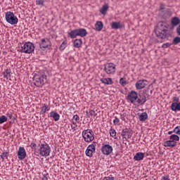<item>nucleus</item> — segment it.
I'll return each instance as SVG.
<instances>
[{
  "label": "nucleus",
  "instance_id": "nucleus-1",
  "mask_svg": "<svg viewBox=\"0 0 180 180\" xmlns=\"http://www.w3.org/2000/svg\"><path fill=\"white\" fill-rule=\"evenodd\" d=\"M155 33L158 39L163 40V41L169 40V37H171V32L168 30V24L165 22L161 21L158 23Z\"/></svg>",
  "mask_w": 180,
  "mask_h": 180
},
{
  "label": "nucleus",
  "instance_id": "nucleus-2",
  "mask_svg": "<svg viewBox=\"0 0 180 180\" xmlns=\"http://www.w3.org/2000/svg\"><path fill=\"white\" fill-rule=\"evenodd\" d=\"M33 82L36 86H43L47 82V75L44 74H37L33 77Z\"/></svg>",
  "mask_w": 180,
  "mask_h": 180
},
{
  "label": "nucleus",
  "instance_id": "nucleus-3",
  "mask_svg": "<svg viewBox=\"0 0 180 180\" xmlns=\"http://www.w3.org/2000/svg\"><path fill=\"white\" fill-rule=\"evenodd\" d=\"M68 34L71 39H75L77 36H80V37H85V36L88 34V32L84 28H79L72 30L68 33Z\"/></svg>",
  "mask_w": 180,
  "mask_h": 180
},
{
  "label": "nucleus",
  "instance_id": "nucleus-4",
  "mask_svg": "<svg viewBox=\"0 0 180 180\" xmlns=\"http://www.w3.org/2000/svg\"><path fill=\"white\" fill-rule=\"evenodd\" d=\"M82 136L86 143H91V141L95 140V134L92 129H84L82 133Z\"/></svg>",
  "mask_w": 180,
  "mask_h": 180
},
{
  "label": "nucleus",
  "instance_id": "nucleus-5",
  "mask_svg": "<svg viewBox=\"0 0 180 180\" xmlns=\"http://www.w3.org/2000/svg\"><path fill=\"white\" fill-rule=\"evenodd\" d=\"M38 151V154H39L41 157H49L51 152V148H50V146L47 143H42L39 146Z\"/></svg>",
  "mask_w": 180,
  "mask_h": 180
},
{
  "label": "nucleus",
  "instance_id": "nucleus-6",
  "mask_svg": "<svg viewBox=\"0 0 180 180\" xmlns=\"http://www.w3.org/2000/svg\"><path fill=\"white\" fill-rule=\"evenodd\" d=\"M5 18L7 23L10 25H18V22H19L18 17L12 11H7L5 14Z\"/></svg>",
  "mask_w": 180,
  "mask_h": 180
},
{
  "label": "nucleus",
  "instance_id": "nucleus-7",
  "mask_svg": "<svg viewBox=\"0 0 180 180\" xmlns=\"http://www.w3.org/2000/svg\"><path fill=\"white\" fill-rule=\"evenodd\" d=\"M20 53H25L26 54H30L34 51V44L31 42H26L20 49Z\"/></svg>",
  "mask_w": 180,
  "mask_h": 180
},
{
  "label": "nucleus",
  "instance_id": "nucleus-8",
  "mask_svg": "<svg viewBox=\"0 0 180 180\" xmlns=\"http://www.w3.org/2000/svg\"><path fill=\"white\" fill-rule=\"evenodd\" d=\"M104 71L108 75H115L116 72V65L112 63L105 64Z\"/></svg>",
  "mask_w": 180,
  "mask_h": 180
},
{
  "label": "nucleus",
  "instance_id": "nucleus-9",
  "mask_svg": "<svg viewBox=\"0 0 180 180\" xmlns=\"http://www.w3.org/2000/svg\"><path fill=\"white\" fill-rule=\"evenodd\" d=\"M121 136L125 140H129V139H131V136H133V130L130 128H125L122 129Z\"/></svg>",
  "mask_w": 180,
  "mask_h": 180
},
{
  "label": "nucleus",
  "instance_id": "nucleus-10",
  "mask_svg": "<svg viewBox=\"0 0 180 180\" xmlns=\"http://www.w3.org/2000/svg\"><path fill=\"white\" fill-rule=\"evenodd\" d=\"M113 151V147L109 144H103L101 147V152L104 154V155H110L112 154Z\"/></svg>",
  "mask_w": 180,
  "mask_h": 180
},
{
  "label": "nucleus",
  "instance_id": "nucleus-11",
  "mask_svg": "<svg viewBox=\"0 0 180 180\" xmlns=\"http://www.w3.org/2000/svg\"><path fill=\"white\" fill-rule=\"evenodd\" d=\"M97 144L98 143L94 141L87 147V149L86 150V155L87 157H92V154L95 153V147H96Z\"/></svg>",
  "mask_w": 180,
  "mask_h": 180
},
{
  "label": "nucleus",
  "instance_id": "nucleus-12",
  "mask_svg": "<svg viewBox=\"0 0 180 180\" xmlns=\"http://www.w3.org/2000/svg\"><path fill=\"white\" fill-rule=\"evenodd\" d=\"M127 98L131 103H134L139 98V94L135 91H131L128 93Z\"/></svg>",
  "mask_w": 180,
  "mask_h": 180
},
{
  "label": "nucleus",
  "instance_id": "nucleus-13",
  "mask_svg": "<svg viewBox=\"0 0 180 180\" xmlns=\"http://www.w3.org/2000/svg\"><path fill=\"white\" fill-rule=\"evenodd\" d=\"M51 46V41H50V39L46 38V39H41V42L39 43V47L40 49H48V47Z\"/></svg>",
  "mask_w": 180,
  "mask_h": 180
},
{
  "label": "nucleus",
  "instance_id": "nucleus-14",
  "mask_svg": "<svg viewBox=\"0 0 180 180\" xmlns=\"http://www.w3.org/2000/svg\"><path fill=\"white\" fill-rule=\"evenodd\" d=\"M148 82L146 79L138 80L135 84V88L136 89H143L147 86Z\"/></svg>",
  "mask_w": 180,
  "mask_h": 180
},
{
  "label": "nucleus",
  "instance_id": "nucleus-15",
  "mask_svg": "<svg viewBox=\"0 0 180 180\" xmlns=\"http://www.w3.org/2000/svg\"><path fill=\"white\" fill-rule=\"evenodd\" d=\"M18 160H25L26 158V150L23 147H20L18 151Z\"/></svg>",
  "mask_w": 180,
  "mask_h": 180
},
{
  "label": "nucleus",
  "instance_id": "nucleus-16",
  "mask_svg": "<svg viewBox=\"0 0 180 180\" xmlns=\"http://www.w3.org/2000/svg\"><path fill=\"white\" fill-rule=\"evenodd\" d=\"M151 94H153V90H150V89H143L142 93H141V94H142V96L146 98L147 101L150 99V96H151Z\"/></svg>",
  "mask_w": 180,
  "mask_h": 180
},
{
  "label": "nucleus",
  "instance_id": "nucleus-17",
  "mask_svg": "<svg viewBox=\"0 0 180 180\" xmlns=\"http://www.w3.org/2000/svg\"><path fill=\"white\" fill-rule=\"evenodd\" d=\"M147 102V99L142 96L141 94H139L138 95V98L136 99V103H138V105H144V103H146Z\"/></svg>",
  "mask_w": 180,
  "mask_h": 180
},
{
  "label": "nucleus",
  "instance_id": "nucleus-18",
  "mask_svg": "<svg viewBox=\"0 0 180 180\" xmlns=\"http://www.w3.org/2000/svg\"><path fill=\"white\" fill-rule=\"evenodd\" d=\"M164 147H172L174 148L176 146V141L169 140V141H166L163 143Z\"/></svg>",
  "mask_w": 180,
  "mask_h": 180
},
{
  "label": "nucleus",
  "instance_id": "nucleus-19",
  "mask_svg": "<svg viewBox=\"0 0 180 180\" xmlns=\"http://www.w3.org/2000/svg\"><path fill=\"white\" fill-rule=\"evenodd\" d=\"M138 117H139V120L140 122H146V120L148 119V115L147 114V112H142L141 114L139 113Z\"/></svg>",
  "mask_w": 180,
  "mask_h": 180
},
{
  "label": "nucleus",
  "instance_id": "nucleus-20",
  "mask_svg": "<svg viewBox=\"0 0 180 180\" xmlns=\"http://www.w3.org/2000/svg\"><path fill=\"white\" fill-rule=\"evenodd\" d=\"M170 108L173 112H176L178 110L180 112V102L179 103H172L171 104Z\"/></svg>",
  "mask_w": 180,
  "mask_h": 180
},
{
  "label": "nucleus",
  "instance_id": "nucleus-21",
  "mask_svg": "<svg viewBox=\"0 0 180 180\" xmlns=\"http://www.w3.org/2000/svg\"><path fill=\"white\" fill-rule=\"evenodd\" d=\"M49 110H50V106L44 104L43 106L41 107L40 115H42L43 117H44V115H46V112H49Z\"/></svg>",
  "mask_w": 180,
  "mask_h": 180
},
{
  "label": "nucleus",
  "instance_id": "nucleus-22",
  "mask_svg": "<svg viewBox=\"0 0 180 180\" xmlns=\"http://www.w3.org/2000/svg\"><path fill=\"white\" fill-rule=\"evenodd\" d=\"M50 117H52L55 122H58L60 120V114L52 111L50 112Z\"/></svg>",
  "mask_w": 180,
  "mask_h": 180
},
{
  "label": "nucleus",
  "instance_id": "nucleus-23",
  "mask_svg": "<svg viewBox=\"0 0 180 180\" xmlns=\"http://www.w3.org/2000/svg\"><path fill=\"white\" fill-rule=\"evenodd\" d=\"M144 155H145L144 153H141V152L137 153L134 155V160L135 161H141V160L144 158Z\"/></svg>",
  "mask_w": 180,
  "mask_h": 180
},
{
  "label": "nucleus",
  "instance_id": "nucleus-24",
  "mask_svg": "<svg viewBox=\"0 0 180 180\" xmlns=\"http://www.w3.org/2000/svg\"><path fill=\"white\" fill-rule=\"evenodd\" d=\"M11 73H12V71L11 70V69H6L3 72L4 78H6V79H11Z\"/></svg>",
  "mask_w": 180,
  "mask_h": 180
},
{
  "label": "nucleus",
  "instance_id": "nucleus-25",
  "mask_svg": "<svg viewBox=\"0 0 180 180\" xmlns=\"http://www.w3.org/2000/svg\"><path fill=\"white\" fill-rule=\"evenodd\" d=\"M100 81L102 84H106L107 85H112V84H113L112 78H101Z\"/></svg>",
  "mask_w": 180,
  "mask_h": 180
},
{
  "label": "nucleus",
  "instance_id": "nucleus-26",
  "mask_svg": "<svg viewBox=\"0 0 180 180\" xmlns=\"http://www.w3.org/2000/svg\"><path fill=\"white\" fill-rule=\"evenodd\" d=\"M122 27H123V25L119 22H112L111 24L112 29H122Z\"/></svg>",
  "mask_w": 180,
  "mask_h": 180
},
{
  "label": "nucleus",
  "instance_id": "nucleus-27",
  "mask_svg": "<svg viewBox=\"0 0 180 180\" xmlns=\"http://www.w3.org/2000/svg\"><path fill=\"white\" fill-rule=\"evenodd\" d=\"M96 30L101 32L103 29V22L102 21H97L95 25Z\"/></svg>",
  "mask_w": 180,
  "mask_h": 180
},
{
  "label": "nucleus",
  "instance_id": "nucleus-28",
  "mask_svg": "<svg viewBox=\"0 0 180 180\" xmlns=\"http://www.w3.org/2000/svg\"><path fill=\"white\" fill-rule=\"evenodd\" d=\"M74 47L76 49H79L81 46H82V40L81 39H75L73 42Z\"/></svg>",
  "mask_w": 180,
  "mask_h": 180
},
{
  "label": "nucleus",
  "instance_id": "nucleus-29",
  "mask_svg": "<svg viewBox=\"0 0 180 180\" xmlns=\"http://www.w3.org/2000/svg\"><path fill=\"white\" fill-rule=\"evenodd\" d=\"M108 9H109V5L108 4L103 5L100 10L101 15H105L106 12H108Z\"/></svg>",
  "mask_w": 180,
  "mask_h": 180
},
{
  "label": "nucleus",
  "instance_id": "nucleus-30",
  "mask_svg": "<svg viewBox=\"0 0 180 180\" xmlns=\"http://www.w3.org/2000/svg\"><path fill=\"white\" fill-rule=\"evenodd\" d=\"M179 23H180L179 18L174 17L172 19V24L173 25V26H178Z\"/></svg>",
  "mask_w": 180,
  "mask_h": 180
},
{
  "label": "nucleus",
  "instance_id": "nucleus-31",
  "mask_svg": "<svg viewBox=\"0 0 180 180\" xmlns=\"http://www.w3.org/2000/svg\"><path fill=\"white\" fill-rule=\"evenodd\" d=\"M86 115L87 116V117H91V116H96V115H98L95 110H89V111H86Z\"/></svg>",
  "mask_w": 180,
  "mask_h": 180
},
{
  "label": "nucleus",
  "instance_id": "nucleus-32",
  "mask_svg": "<svg viewBox=\"0 0 180 180\" xmlns=\"http://www.w3.org/2000/svg\"><path fill=\"white\" fill-rule=\"evenodd\" d=\"M169 140H172L173 141H179V136L172 134L169 136Z\"/></svg>",
  "mask_w": 180,
  "mask_h": 180
},
{
  "label": "nucleus",
  "instance_id": "nucleus-33",
  "mask_svg": "<svg viewBox=\"0 0 180 180\" xmlns=\"http://www.w3.org/2000/svg\"><path fill=\"white\" fill-rule=\"evenodd\" d=\"M1 158L2 159V161H4L5 160V158L6 160H8V157H9V153L8 152H4L2 153V154L0 155Z\"/></svg>",
  "mask_w": 180,
  "mask_h": 180
},
{
  "label": "nucleus",
  "instance_id": "nucleus-34",
  "mask_svg": "<svg viewBox=\"0 0 180 180\" xmlns=\"http://www.w3.org/2000/svg\"><path fill=\"white\" fill-rule=\"evenodd\" d=\"M120 84L122 86H126L127 85V80H126V78H121L120 79Z\"/></svg>",
  "mask_w": 180,
  "mask_h": 180
},
{
  "label": "nucleus",
  "instance_id": "nucleus-35",
  "mask_svg": "<svg viewBox=\"0 0 180 180\" xmlns=\"http://www.w3.org/2000/svg\"><path fill=\"white\" fill-rule=\"evenodd\" d=\"M110 134L111 137H113V139H117V136L116 135V130L111 129L110 130Z\"/></svg>",
  "mask_w": 180,
  "mask_h": 180
},
{
  "label": "nucleus",
  "instance_id": "nucleus-36",
  "mask_svg": "<svg viewBox=\"0 0 180 180\" xmlns=\"http://www.w3.org/2000/svg\"><path fill=\"white\" fill-rule=\"evenodd\" d=\"M8 117L5 115H2L0 117V124H2V123H5V122H7Z\"/></svg>",
  "mask_w": 180,
  "mask_h": 180
},
{
  "label": "nucleus",
  "instance_id": "nucleus-37",
  "mask_svg": "<svg viewBox=\"0 0 180 180\" xmlns=\"http://www.w3.org/2000/svg\"><path fill=\"white\" fill-rule=\"evenodd\" d=\"M113 124L115 126H119V124H120V120H119V118L115 117V119L113 120Z\"/></svg>",
  "mask_w": 180,
  "mask_h": 180
},
{
  "label": "nucleus",
  "instance_id": "nucleus-38",
  "mask_svg": "<svg viewBox=\"0 0 180 180\" xmlns=\"http://www.w3.org/2000/svg\"><path fill=\"white\" fill-rule=\"evenodd\" d=\"M174 44H179L180 43V37H175L173 39Z\"/></svg>",
  "mask_w": 180,
  "mask_h": 180
},
{
  "label": "nucleus",
  "instance_id": "nucleus-39",
  "mask_svg": "<svg viewBox=\"0 0 180 180\" xmlns=\"http://www.w3.org/2000/svg\"><path fill=\"white\" fill-rule=\"evenodd\" d=\"M174 133H175L176 134H180V126H177L176 127L174 130H173Z\"/></svg>",
  "mask_w": 180,
  "mask_h": 180
},
{
  "label": "nucleus",
  "instance_id": "nucleus-40",
  "mask_svg": "<svg viewBox=\"0 0 180 180\" xmlns=\"http://www.w3.org/2000/svg\"><path fill=\"white\" fill-rule=\"evenodd\" d=\"M44 0H37V5H39V6H44Z\"/></svg>",
  "mask_w": 180,
  "mask_h": 180
},
{
  "label": "nucleus",
  "instance_id": "nucleus-41",
  "mask_svg": "<svg viewBox=\"0 0 180 180\" xmlns=\"http://www.w3.org/2000/svg\"><path fill=\"white\" fill-rule=\"evenodd\" d=\"M162 47V49H168V47H171V44L169 43L163 44Z\"/></svg>",
  "mask_w": 180,
  "mask_h": 180
},
{
  "label": "nucleus",
  "instance_id": "nucleus-42",
  "mask_svg": "<svg viewBox=\"0 0 180 180\" xmlns=\"http://www.w3.org/2000/svg\"><path fill=\"white\" fill-rule=\"evenodd\" d=\"M178 102H179V98L176 96L173 97V103H178Z\"/></svg>",
  "mask_w": 180,
  "mask_h": 180
},
{
  "label": "nucleus",
  "instance_id": "nucleus-43",
  "mask_svg": "<svg viewBox=\"0 0 180 180\" xmlns=\"http://www.w3.org/2000/svg\"><path fill=\"white\" fill-rule=\"evenodd\" d=\"M72 119L73 120H75V122H78V120H79V116H78V115H75Z\"/></svg>",
  "mask_w": 180,
  "mask_h": 180
},
{
  "label": "nucleus",
  "instance_id": "nucleus-44",
  "mask_svg": "<svg viewBox=\"0 0 180 180\" xmlns=\"http://www.w3.org/2000/svg\"><path fill=\"white\" fill-rule=\"evenodd\" d=\"M103 180H115V177H113V176H107V177H104L103 179Z\"/></svg>",
  "mask_w": 180,
  "mask_h": 180
},
{
  "label": "nucleus",
  "instance_id": "nucleus-45",
  "mask_svg": "<svg viewBox=\"0 0 180 180\" xmlns=\"http://www.w3.org/2000/svg\"><path fill=\"white\" fill-rule=\"evenodd\" d=\"M30 147L32 149L34 150L36 148V143H31V144L30 145Z\"/></svg>",
  "mask_w": 180,
  "mask_h": 180
},
{
  "label": "nucleus",
  "instance_id": "nucleus-46",
  "mask_svg": "<svg viewBox=\"0 0 180 180\" xmlns=\"http://www.w3.org/2000/svg\"><path fill=\"white\" fill-rule=\"evenodd\" d=\"M65 41H63V43H62V44L60 45V50H64V49H65Z\"/></svg>",
  "mask_w": 180,
  "mask_h": 180
},
{
  "label": "nucleus",
  "instance_id": "nucleus-47",
  "mask_svg": "<svg viewBox=\"0 0 180 180\" xmlns=\"http://www.w3.org/2000/svg\"><path fill=\"white\" fill-rule=\"evenodd\" d=\"M176 32L178 36H180V25H179L178 27H176Z\"/></svg>",
  "mask_w": 180,
  "mask_h": 180
},
{
  "label": "nucleus",
  "instance_id": "nucleus-48",
  "mask_svg": "<svg viewBox=\"0 0 180 180\" xmlns=\"http://www.w3.org/2000/svg\"><path fill=\"white\" fill-rule=\"evenodd\" d=\"M160 11H164V9H165V5H164L163 4H161L160 6Z\"/></svg>",
  "mask_w": 180,
  "mask_h": 180
},
{
  "label": "nucleus",
  "instance_id": "nucleus-49",
  "mask_svg": "<svg viewBox=\"0 0 180 180\" xmlns=\"http://www.w3.org/2000/svg\"><path fill=\"white\" fill-rule=\"evenodd\" d=\"M162 180H169V176H163Z\"/></svg>",
  "mask_w": 180,
  "mask_h": 180
},
{
  "label": "nucleus",
  "instance_id": "nucleus-50",
  "mask_svg": "<svg viewBox=\"0 0 180 180\" xmlns=\"http://www.w3.org/2000/svg\"><path fill=\"white\" fill-rule=\"evenodd\" d=\"M7 117H8L9 119H12L13 117L12 112H8Z\"/></svg>",
  "mask_w": 180,
  "mask_h": 180
},
{
  "label": "nucleus",
  "instance_id": "nucleus-51",
  "mask_svg": "<svg viewBox=\"0 0 180 180\" xmlns=\"http://www.w3.org/2000/svg\"><path fill=\"white\" fill-rule=\"evenodd\" d=\"M125 117H126V116L124 115V114L121 115V116H120V119L124 121V120H126Z\"/></svg>",
  "mask_w": 180,
  "mask_h": 180
},
{
  "label": "nucleus",
  "instance_id": "nucleus-52",
  "mask_svg": "<svg viewBox=\"0 0 180 180\" xmlns=\"http://www.w3.org/2000/svg\"><path fill=\"white\" fill-rule=\"evenodd\" d=\"M77 125H71L72 130H77Z\"/></svg>",
  "mask_w": 180,
  "mask_h": 180
},
{
  "label": "nucleus",
  "instance_id": "nucleus-53",
  "mask_svg": "<svg viewBox=\"0 0 180 180\" xmlns=\"http://www.w3.org/2000/svg\"><path fill=\"white\" fill-rule=\"evenodd\" d=\"M47 179H49L47 178V176H46V174H44V175L43 176V177H42V180H47Z\"/></svg>",
  "mask_w": 180,
  "mask_h": 180
},
{
  "label": "nucleus",
  "instance_id": "nucleus-54",
  "mask_svg": "<svg viewBox=\"0 0 180 180\" xmlns=\"http://www.w3.org/2000/svg\"><path fill=\"white\" fill-rule=\"evenodd\" d=\"M72 123L74 126H77V122H74V121H72Z\"/></svg>",
  "mask_w": 180,
  "mask_h": 180
},
{
  "label": "nucleus",
  "instance_id": "nucleus-55",
  "mask_svg": "<svg viewBox=\"0 0 180 180\" xmlns=\"http://www.w3.org/2000/svg\"><path fill=\"white\" fill-rule=\"evenodd\" d=\"M172 133H174V131H168V134H169V135L172 134Z\"/></svg>",
  "mask_w": 180,
  "mask_h": 180
}]
</instances>
